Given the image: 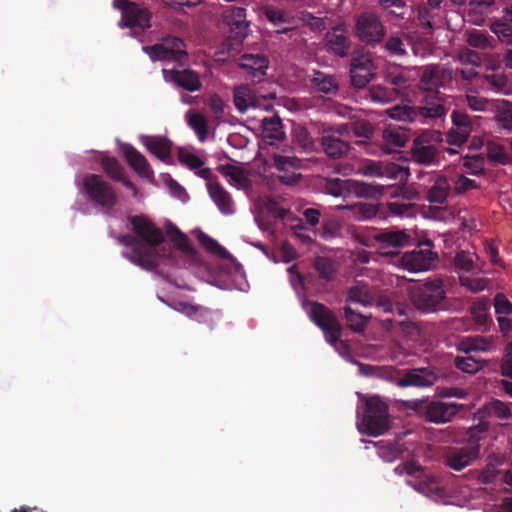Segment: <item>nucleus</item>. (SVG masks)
<instances>
[{
  "label": "nucleus",
  "instance_id": "obj_1",
  "mask_svg": "<svg viewBox=\"0 0 512 512\" xmlns=\"http://www.w3.org/2000/svg\"><path fill=\"white\" fill-rule=\"evenodd\" d=\"M411 303L425 313H434L445 308L446 286L440 278H430L409 289Z\"/></svg>",
  "mask_w": 512,
  "mask_h": 512
},
{
  "label": "nucleus",
  "instance_id": "obj_2",
  "mask_svg": "<svg viewBox=\"0 0 512 512\" xmlns=\"http://www.w3.org/2000/svg\"><path fill=\"white\" fill-rule=\"evenodd\" d=\"M310 320L317 325L324 333L326 341L334 347L340 344L346 348V344L340 340L342 335V326L336 315L324 304L308 301L304 303Z\"/></svg>",
  "mask_w": 512,
  "mask_h": 512
},
{
  "label": "nucleus",
  "instance_id": "obj_3",
  "mask_svg": "<svg viewBox=\"0 0 512 512\" xmlns=\"http://www.w3.org/2000/svg\"><path fill=\"white\" fill-rule=\"evenodd\" d=\"M82 190L93 204L103 209H112L118 203L114 187L101 175H86L83 178Z\"/></svg>",
  "mask_w": 512,
  "mask_h": 512
},
{
  "label": "nucleus",
  "instance_id": "obj_4",
  "mask_svg": "<svg viewBox=\"0 0 512 512\" xmlns=\"http://www.w3.org/2000/svg\"><path fill=\"white\" fill-rule=\"evenodd\" d=\"M355 37L368 47H376L386 36V27L373 12H362L355 16L353 29Z\"/></svg>",
  "mask_w": 512,
  "mask_h": 512
},
{
  "label": "nucleus",
  "instance_id": "obj_5",
  "mask_svg": "<svg viewBox=\"0 0 512 512\" xmlns=\"http://www.w3.org/2000/svg\"><path fill=\"white\" fill-rule=\"evenodd\" d=\"M361 423L366 434L370 436L383 434L390 426L388 405L378 396L368 398L365 402Z\"/></svg>",
  "mask_w": 512,
  "mask_h": 512
},
{
  "label": "nucleus",
  "instance_id": "obj_6",
  "mask_svg": "<svg viewBox=\"0 0 512 512\" xmlns=\"http://www.w3.org/2000/svg\"><path fill=\"white\" fill-rule=\"evenodd\" d=\"M120 244L131 248L129 252H122V256L134 265L145 270H153L159 265V254L156 250L145 245L136 236L123 234L118 237Z\"/></svg>",
  "mask_w": 512,
  "mask_h": 512
},
{
  "label": "nucleus",
  "instance_id": "obj_7",
  "mask_svg": "<svg viewBox=\"0 0 512 512\" xmlns=\"http://www.w3.org/2000/svg\"><path fill=\"white\" fill-rule=\"evenodd\" d=\"M327 194L334 197L346 198L351 194L358 197H373L382 192V188L359 182L352 179H341L338 177L327 178L324 184Z\"/></svg>",
  "mask_w": 512,
  "mask_h": 512
},
{
  "label": "nucleus",
  "instance_id": "obj_8",
  "mask_svg": "<svg viewBox=\"0 0 512 512\" xmlns=\"http://www.w3.org/2000/svg\"><path fill=\"white\" fill-rule=\"evenodd\" d=\"M403 470L411 477L410 480H407L408 485L419 493L431 498L443 496L444 490L438 478L428 474L422 467L414 463H405Z\"/></svg>",
  "mask_w": 512,
  "mask_h": 512
},
{
  "label": "nucleus",
  "instance_id": "obj_9",
  "mask_svg": "<svg viewBox=\"0 0 512 512\" xmlns=\"http://www.w3.org/2000/svg\"><path fill=\"white\" fill-rule=\"evenodd\" d=\"M438 262V254L433 251L430 240L419 243L412 251H407L401 258L404 269L410 272H421L432 269Z\"/></svg>",
  "mask_w": 512,
  "mask_h": 512
},
{
  "label": "nucleus",
  "instance_id": "obj_10",
  "mask_svg": "<svg viewBox=\"0 0 512 512\" xmlns=\"http://www.w3.org/2000/svg\"><path fill=\"white\" fill-rule=\"evenodd\" d=\"M113 7L121 11L120 27L139 28L141 30L150 28L152 14L147 8L129 0H114Z\"/></svg>",
  "mask_w": 512,
  "mask_h": 512
},
{
  "label": "nucleus",
  "instance_id": "obj_11",
  "mask_svg": "<svg viewBox=\"0 0 512 512\" xmlns=\"http://www.w3.org/2000/svg\"><path fill=\"white\" fill-rule=\"evenodd\" d=\"M142 50L149 55L152 61L178 60L187 55L184 41L171 35L164 37L161 43L143 46Z\"/></svg>",
  "mask_w": 512,
  "mask_h": 512
},
{
  "label": "nucleus",
  "instance_id": "obj_12",
  "mask_svg": "<svg viewBox=\"0 0 512 512\" xmlns=\"http://www.w3.org/2000/svg\"><path fill=\"white\" fill-rule=\"evenodd\" d=\"M347 133L348 127L346 124H340L337 126L329 125L323 128L321 145L323 151L328 157L339 159L349 152V143L340 138Z\"/></svg>",
  "mask_w": 512,
  "mask_h": 512
},
{
  "label": "nucleus",
  "instance_id": "obj_13",
  "mask_svg": "<svg viewBox=\"0 0 512 512\" xmlns=\"http://www.w3.org/2000/svg\"><path fill=\"white\" fill-rule=\"evenodd\" d=\"M410 237L403 231L373 230L362 243L375 246L386 254H394L390 249H399L408 244Z\"/></svg>",
  "mask_w": 512,
  "mask_h": 512
},
{
  "label": "nucleus",
  "instance_id": "obj_14",
  "mask_svg": "<svg viewBox=\"0 0 512 512\" xmlns=\"http://www.w3.org/2000/svg\"><path fill=\"white\" fill-rule=\"evenodd\" d=\"M376 66L367 53L354 55L350 62V82L354 88L364 89L373 80Z\"/></svg>",
  "mask_w": 512,
  "mask_h": 512
},
{
  "label": "nucleus",
  "instance_id": "obj_15",
  "mask_svg": "<svg viewBox=\"0 0 512 512\" xmlns=\"http://www.w3.org/2000/svg\"><path fill=\"white\" fill-rule=\"evenodd\" d=\"M480 456V446L476 442H469L465 446L450 447L443 456V462L450 469L461 471Z\"/></svg>",
  "mask_w": 512,
  "mask_h": 512
},
{
  "label": "nucleus",
  "instance_id": "obj_16",
  "mask_svg": "<svg viewBox=\"0 0 512 512\" xmlns=\"http://www.w3.org/2000/svg\"><path fill=\"white\" fill-rule=\"evenodd\" d=\"M440 378V371L434 366L413 368L404 372L397 378L396 384L399 387H430Z\"/></svg>",
  "mask_w": 512,
  "mask_h": 512
},
{
  "label": "nucleus",
  "instance_id": "obj_17",
  "mask_svg": "<svg viewBox=\"0 0 512 512\" xmlns=\"http://www.w3.org/2000/svg\"><path fill=\"white\" fill-rule=\"evenodd\" d=\"M452 127L446 134V141L449 145L462 146L467 142L473 123L470 116L463 110H454L451 114Z\"/></svg>",
  "mask_w": 512,
  "mask_h": 512
},
{
  "label": "nucleus",
  "instance_id": "obj_18",
  "mask_svg": "<svg viewBox=\"0 0 512 512\" xmlns=\"http://www.w3.org/2000/svg\"><path fill=\"white\" fill-rule=\"evenodd\" d=\"M453 79V71L439 64L427 65L423 68L420 86L427 92L439 91L438 89L444 87Z\"/></svg>",
  "mask_w": 512,
  "mask_h": 512
},
{
  "label": "nucleus",
  "instance_id": "obj_19",
  "mask_svg": "<svg viewBox=\"0 0 512 512\" xmlns=\"http://www.w3.org/2000/svg\"><path fill=\"white\" fill-rule=\"evenodd\" d=\"M129 221L133 231L148 247L156 250V247L164 241V235L161 229L156 227L155 224L144 215L131 216Z\"/></svg>",
  "mask_w": 512,
  "mask_h": 512
},
{
  "label": "nucleus",
  "instance_id": "obj_20",
  "mask_svg": "<svg viewBox=\"0 0 512 512\" xmlns=\"http://www.w3.org/2000/svg\"><path fill=\"white\" fill-rule=\"evenodd\" d=\"M462 408L463 404L456 402L433 400L425 406V419L435 424L450 422Z\"/></svg>",
  "mask_w": 512,
  "mask_h": 512
},
{
  "label": "nucleus",
  "instance_id": "obj_21",
  "mask_svg": "<svg viewBox=\"0 0 512 512\" xmlns=\"http://www.w3.org/2000/svg\"><path fill=\"white\" fill-rule=\"evenodd\" d=\"M164 79L189 92L199 91L202 87L199 74L190 68H172L162 70Z\"/></svg>",
  "mask_w": 512,
  "mask_h": 512
},
{
  "label": "nucleus",
  "instance_id": "obj_22",
  "mask_svg": "<svg viewBox=\"0 0 512 512\" xmlns=\"http://www.w3.org/2000/svg\"><path fill=\"white\" fill-rule=\"evenodd\" d=\"M224 22L229 26L231 37L237 45L248 34L249 23L246 20V9L243 7L230 6L223 12Z\"/></svg>",
  "mask_w": 512,
  "mask_h": 512
},
{
  "label": "nucleus",
  "instance_id": "obj_23",
  "mask_svg": "<svg viewBox=\"0 0 512 512\" xmlns=\"http://www.w3.org/2000/svg\"><path fill=\"white\" fill-rule=\"evenodd\" d=\"M326 48L338 57L344 58L349 54L351 40L347 35L345 24L332 27L325 35Z\"/></svg>",
  "mask_w": 512,
  "mask_h": 512
},
{
  "label": "nucleus",
  "instance_id": "obj_24",
  "mask_svg": "<svg viewBox=\"0 0 512 512\" xmlns=\"http://www.w3.org/2000/svg\"><path fill=\"white\" fill-rule=\"evenodd\" d=\"M238 66L255 82H260L266 75L269 59L263 54H244L239 58Z\"/></svg>",
  "mask_w": 512,
  "mask_h": 512
},
{
  "label": "nucleus",
  "instance_id": "obj_25",
  "mask_svg": "<svg viewBox=\"0 0 512 512\" xmlns=\"http://www.w3.org/2000/svg\"><path fill=\"white\" fill-rule=\"evenodd\" d=\"M447 111L445 96L439 91L427 92L419 107V114L429 119L441 118Z\"/></svg>",
  "mask_w": 512,
  "mask_h": 512
},
{
  "label": "nucleus",
  "instance_id": "obj_26",
  "mask_svg": "<svg viewBox=\"0 0 512 512\" xmlns=\"http://www.w3.org/2000/svg\"><path fill=\"white\" fill-rule=\"evenodd\" d=\"M378 287L363 281H355L347 292L346 302L357 303L364 307L374 305Z\"/></svg>",
  "mask_w": 512,
  "mask_h": 512
},
{
  "label": "nucleus",
  "instance_id": "obj_27",
  "mask_svg": "<svg viewBox=\"0 0 512 512\" xmlns=\"http://www.w3.org/2000/svg\"><path fill=\"white\" fill-rule=\"evenodd\" d=\"M308 81L311 88L317 93L326 95H336L339 90L337 77L320 70H313L308 75Z\"/></svg>",
  "mask_w": 512,
  "mask_h": 512
},
{
  "label": "nucleus",
  "instance_id": "obj_28",
  "mask_svg": "<svg viewBox=\"0 0 512 512\" xmlns=\"http://www.w3.org/2000/svg\"><path fill=\"white\" fill-rule=\"evenodd\" d=\"M233 102L240 113H245L249 108H259L261 106V99L248 85L235 87Z\"/></svg>",
  "mask_w": 512,
  "mask_h": 512
},
{
  "label": "nucleus",
  "instance_id": "obj_29",
  "mask_svg": "<svg viewBox=\"0 0 512 512\" xmlns=\"http://www.w3.org/2000/svg\"><path fill=\"white\" fill-rule=\"evenodd\" d=\"M207 190L211 199L222 214L231 215L234 213L232 197L220 183H207Z\"/></svg>",
  "mask_w": 512,
  "mask_h": 512
},
{
  "label": "nucleus",
  "instance_id": "obj_30",
  "mask_svg": "<svg viewBox=\"0 0 512 512\" xmlns=\"http://www.w3.org/2000/svg\"><path fill=\"white\" fill-rule=\"evenodd\" d=\"M490 30L502 43L512 45V5L504 8L503 16L490 25Z\"/></svg>",
  "mask_w": 512,
  "mask_h": 512
},
{
  "label": "nucleus",
  "instance_id": "obj_31",
  "mask_svg": "<svg viewBox=\"0 0 512 512\" xmlns=\"http://www.w3.org/2000/svg\"><path fill=\"white\" fill-rule=\"evenodd\" d=\"M124 156L132 169L142 178H150L153 176V171L145 158L136 148L132 145L124 147Z\"/></svg>",
  "mask_w": 512,
  "mask_h": 512
},
{
  "label": "nucleus",
  "instance_id": "obj_32",
  "mask_svg": "<svg viewBox=\"0 0 512 512\" xmlns=\"http://www.w3.org/2000/svg\"><path fill=\"white\" fill-rule=\"evenodd\" d=\"M144 145L151 154L161 161L169 163L172 147L170 140L162 136H146L144 138Z\"/></svg>",
  "mask_w": 512,
  "mask_h": 512
},
{
  "label": "nucleus",
  "instance_id": "obj_33",
  "mask_svg": "<svg viewBox=\"0 0 512 512\" xmlns=\"http://www.w3.org/2000/svg\"><path fill=\"white\" fill-rule=\"evenodd\" d=\"M438 146L426 145L424 143L413 140L411 147V155L415 162L422 165H432L439 158Z\"/></svg>",
  "mask_w": 512,
  "mask_h": 512
},
{
  "label": "nucleus",
  "instance_id": "obj_34",
  "mask_svg": "<svg viewBox=\"0 0 512 512\" xmlns=\"http://www.w3.org/2000/svg\"><path fill=\"white\" fill-rule=\"evenodd\" d=\"M217 171L227 178L230 185L240 188H248L251 185L243 168L232 164H222L217 167Z\"/></svg>",
  "mask_w": 512,
  "mask_h": 512
},
{
  "label": "nucleus",
  "instance_id": "obj_35",
  "mask_svg": "<svg viewBox=\"0 0 512 512\" xmlns=\"http://www.w3.org/2000/svg\"><path fill=\"white\" fill-rule=\"evenodd\" d=\"M387 87L396 99L407 96L410 83L409 77L403 72H388L385 75Z\"/></svg>",
  "mask_w": 512,
  "mask_h": 512
},
{
  "label": "nucleus",
  "instance_id": "obj_36",
  "mask_svg": "<svg viewBox=\"0 0 512 512\" xmlns=\"http://www.w3.org/2000/svg\"><path fill=\"white\" fill-rule=\"evenodd\" d=\"M344 208L351 210L353 216L358 221L369 220L373 217L382 218L384 216V208L379 204L358 203L354 205H347Z\"/></svg>",
  "mask_w": 512,
  "mask_h": 512
},
{
  "label": "nucleus",
  "instance_id": "obj_37",
  "mask_svg": "<svg viewBox=\"0 0 512 512\" xmlns=\"http://www.w3.org/2000/svg\"><path fill=\"white\" fill-rule=\"evenodd\" d=\"M450 192V184L448 179L440 175L438 176L428 191L427 199L430 203L444 204Z\"/></svg>",
  "mask_w": 512,
  "mask_h": 512
},
{
  "label": "nucleus",
  "instance_id": "obj_38",
  "mask_svg": "<svg viewBox=\"0 0 512 512\" xmlns=\"http://www.w3.org/2000/svg\"><path fill=\"white\" fill-rule=\"evenodd\" d=\"M263 137L267 140L282 141L285 138L282 121L279 116L265 117L262 120Z\"/></svg>",
  "mask_w": 512,
  "mask_h": 512
},
{
  "label": "nucleus",
  "instance_id": "obj_39",
  "mask_svg": "<svg viewBox=\"0 0 512 512\" xmlns=\"http://www.w3.org/2000/svg\"><path fill=\"white\" fill-rule=\"evenodd\" d=\"M374 445L377 448V454L385 462L395 461L402 455V453L404 451L403 444H401L397 441L381 440V441L375 442Z\"/></svg>",
  "mask_w": 512,
  "mask_h": 512
},
{
  "label": "nucleus",
  "instance_id": "obj_40",
  "mask_svg": "<svg viewBox=\"0 0 512 512\" xmlns=\"http://www.w3.org/2000/svg\"><path fill=\"white\" fill-rule=\"evenodd\" d=\"M166 233L169 239L186 254L194 253V248L190 243L189 238L184 234L176 225L172 222H168L165 225Z\"/></svg>",
  "mask_w": 512,
  "mask_h": 512
},
{
  "label": "nucleus",
  "instance_id": "obj_41",
  "mask_svg": "<svg viewBox=\"0 0 512 512\" xmlns=\"http://www.w3.org/2000/svg\"><path fill=\"white\" fill-rule=\"evenodd\" d=\"M489 308L490 302L485 297L479 298L471 305V315L475 323L478 326L483 327L484 330H486L487 327L491 324V319L488 315Z\"/></svg>",
  "mask_w": 512,
  "mask_h": 512
},
{
  "label": "nucleus",
  "instance_id": "obj_42",
  "mask_svg": "<svg viewBox=\"0 0 512 512\" xmlns=\"http://www.w3.org/2000/svg\"><path fill=\"white\" fill-rule=\"evenodd\" d=\"M264 14H265L266 18L268 19V21L271 22L275 27H280L283 24L289 23L290 19H291L289 14L285 10L275 8V7H267L264 11ZM290 31H292V28L283 27V28H277L275 30V33H277V34L285 33L286 34Z\"/></svg>",
  "mask_w": 512,
  "mask_h": 512
},
{
  "label": "nucleus",
  "instance_id": "obj_43",
  "mask_svg": "<svg viewBox=\"0 0 512 512\" xmlns=\"http://www.w3.org/2000/svg\"><path fill=\"white\" fill-rule=\"evenodd\" d=\"M313 267L321 279L332 281L337 273V264L329 257L317 256Z\"/></svg>",
  "mask_w": 512,
  "mask_h": 512
},
{
  "label": "nucleus",
  "instance_id": "obj_44",
  "mask_svg": "<svg viewBox=\"0 0 512 512\" xmlns=\"http://www.w3.org/2000/svg\"><path fill=\"white\" fill-rule=\"evenodd\" d=\"M365 97L376 104H387L397 100L391 93L389 87L383 85H372L365 91Z\"/></svg>",
  "mask_w": 512,
  "mask_h": 512
},
{
  "label": "nucleus",
  "instance_id": "obj_45",
  "mask_svg": "<svg viewBox=\"0 0 512 512\" xmlns=\"http://www.w3.org/2000/svg\"><path fill=\"white\" fill-rule=\"evenodd\" d=\"M492 348V342L482 336H469L464 338L460 343V350L465 353L472 351H490Z\"/></svg>",
  "mask_w": 512,
  "mask_h": 512
},
{
  "label": "nucleus",
  "instance_id": "obj_46",
  "mask_svg": "<svg viewBox=\"0 0 512 512\" xmlns=\"http://www.w3.org/2000/svg\"><path fill=\"white\" fill-rule=\"evenodd\" d=\"M106 175L113 181L121 182L126 177V170L114 157H104L101 161Z\"/></svg>",
  "mask_w": 512,
  "mask_h": 512
},
{
  "label": "nucleus",
  "instance_id": "obj_47",
  "mask_svg": "<svg viewBox=\"0 0 512 512\" xmlns=\"http://www.w3.org/2000/svg\"><path fill=\"white\" fill-rule=\"evenodd\" d=\"M459 281L462 287L466 288L472 293H478L485 290L490 283L488 278L476 276L474 273L471 275L460 274Z\"/></svg>",
  "mask_w": 512,
  "mask_h": 512
},
{
  "label": "nucleus",
  "instance_id": "obj_48",
  "mask_svg": "<svg viewBox=\"0 0 512 512\" xmlns=\"http://www.w3.org/2000/svg\"><path fill=\"white\" fill-rule=\"evenodd\" d=\"M383 137L389 151L404 147L408 140L406 133L403 132L400 127H389L385 129Z\"/></svg>",
  "mask_w": 512,
  "mask_h": 512
},
{
  "label": "nucleus",
  "instance_id": "obj_49",
  "mask_svg": "<svg viewBox=\"0 0 512 512\" xmlns=\"http://www.w3.org/2000/svg\"><path fill=\"white\" fill-rule=\"evenodd\" d=\"M477 259L478 257L475 253L461 250L454 257V265L457 270L463 272L462 274L473 272L475 268L480 269L475 263Z\"/></svg>",
  "mask_w": 512,
  "mask_h": 512
},
{
  "label": "nucleus",
  "instance_id": "obj_50",
  "mask_svg": "<svg viewBox=\"0 0 512 512\" xmlns=\"http://www.w3.org/2000/svg\"><path fill=\"white\" fill-rule=\"evenodd\" d=\"M485 360L475 359L472 356L461 357L457 356L454 359V365L457 369L464 373L475 374L484 368Z\"/></svg>",
  "mask_w": 512,
  "mask_h": 512
},
{
  "label": "nucleus",
  "instance_id": "obj_51",
  "mask_svg": "<svg viewBox=\"0 0 512 512\" xmlns=\"http://www.w3.org/2000/svg\"><path fill=\"white\" fill-rule=\"evenodd\" d=\"M343 310L348 328L354 332H361L367 325L368 319L363 314L354 311L349 305L344 306Z\"/></svg>",
  "mask_w": 512,
  "mask_h": 512
},
{
  "label": "nucleus",
  "instance_id": "obj_52",
  "mask_svg": "<svg viewBox=\"0 0 512 512\" xmlns=\"http://www.w3.org/2000/svg\"><path fill=\"white\" fill-rule=\"evenodd\" d=\"M484 411L490 417H495L499 420H507L511 417V410L509 406L498 399H494L484 406Z\"/></svg>",
  "mask_w": 512,
  "mask_h": 512
},
{
  "label": "nucleus",
  "instance_id": "obj_53",
  "mask_svg": "<svg viewBox=\"0 0 512 512\" xmlns=\"http://www.w3.org/2000/svg\"><path fill=\"white\" fill-rule=\"evenodd\" d=\"M495 120L508 131H512V103L503 100L496 106Z\"/></svg>",
  "mask_w": 512,
  "mask_h": 512
},
{
  "label": "nucleus",
  "instance_id": "obj_54",
  "mask_svg": "<svg viewBox=\"0 0 512 512\" xmlns=\"http://www.w3.org/2000/svg\"><path fill=\"white\" fill-rule=\"evenodd\" d=\"M189 126L196 132L198 139L205 141L208 133V123L204 115L200 113H192L188 117Z\"/></svg>",
  "mask_w": 512,
  "mask_h": 512
},
{
  "label": "nucleus",
  "instance_id": "obj_55",
  "mask_svg": "<svg viewBox=\"0 0 512 512\" xmlns=\"http://www.w3.org/2000/svg\"><path fill=\"white\" fill-rule=\"evenodd\" d=\"M410 176L409 169L396 163L383 165V177L406 182Z\"/></svg>",
  "mask_w": 512,
  "mask_h": 512
},
{
  "label": "nucleus",
  "instance_id": "obj_56",
  "mask_svg": "<svg viewBox=\"0 0 512 512\" xmlns=\"http://www.w3.org/2000/svg\"><path fill=\"white\" fill-rule=\"evenodd\" d=\"M199 242L206 248L210 253L217 255L222 258H228L229 252L222 247L215 239L211 238L209 235L200 232L198 236Z\"/></svg>",
  "mask_w": 512,
  "mask_h": 512
},
{
  "label": "nucleus",
  "instance_id": "obj_57",
  "mask_svg": "<svg viewBox=\"0 0 512 512\" xmlns=\"http://www.w3.org/2000/svg\"><path fill=\"white\" fill-rule=\"evenodd\" d=\"M487 157L490 161L502 165H506L511 162V158L505 151L504 147L497 143H488Z\"/></svg>",
  "mask_w": 512,
  "mask_h": 512
},
{
  "label": "nucleus",
  "instance_id": "obj_58",
  "mask_svg": "<svg viewBox=\"0 0 512 512\" xmlns=\"http://www.w3.org/2000/svg\"><path fill=\"white\" fill-rule=\"evenodd\" d=\"M389 116L403 122H413L417 117L416 111L408 106H395L389 110Z\"/></svg>",
  "mask_w": 512,
  "mask_h": 512
},
{
  "label": "nucleus",
  "instance_id": "obj_59",
  "mask_svg": "<svg viewBox=\"0 0 512 512\" xmlns=\"http://www.w3.org/2000/svg\"><path fill=\"white\" fill-rule=\"evenodd\" d=\"M178 160L182 165L186 166L190 170L201 168L204 164L203 160L196 154L182 148L179 149Z\"/></svg>",
  "mask_w": 512,
  "mask_h": 512
},
{
  "label": "nucleus",
  "instance_id": "obj_60",
  "mask_svg": "<svg viewBox=\"0 0 512 512\" xmlns=\"http://www.w3.org/2000/svg\"><path fill=\"white\" fill-rule=\"evenodd\" d=\"M494 309L498 316H508L512 314V303L503 293H497L494 297Z\"/></svg>",
  "mask_w": 512,
  "mask_h": 512
},
{
  "label": "nucleus",
  "instance_id": "obj_61",
  "mask_svg": "<svg viewBox=\"0 0 512 512\" xmlns=\"http://www.w3.org/2000/svg\"><path fill=\"white\" fill-rule=\"evenodd\" d=\"M467 43L469 46L477 49H486L490 46L487 34L478 30H474L468 34Z\"/></svg>",
  "mask_w": 512,
  "mask_h": 512
},
{
  "label": "nucleus",
  "instance_id": "obj_62",
  "mask_svg": "<svg viewBox=\"0 0 512 512\" xmlns=\"http://www.w3.org/2000/svg\"><path fill=\"white\" fill-rule=\"evenodd\" d=\"M385 49L394 56L402 57L407 54L403 40L398 36H391L385 42Z\"/></svg>",
  "mask_w": 512,
  "mask_h": 512
},
{
  "label": "nucleus",
  "instance_id": "obj_63",
  "mask_svg": "<svg viewBox=\"0 0 512 512\" xmlns=\"http://www.w3.org/2000/svg\"><path fill=\"white\" fill-rule=\"evenodd\" d=\"M463 166L470 170L473 175H481L484 172V158L480 154L467 156Z\"/></svg>",
  "mask_w": 512,
  "mask_h": 512
},
{
  "label": "nucleus",
  "instance_id": "obj_64",
  "mask_svg": "<svg viewBox=\"0 0 512 512\" xmlns=\"http://www.w3.org/2000/svg\"><path fill=\"white\" fill-rule=\"evenodd\" d=\"M500 371L503 376L512 379V341L505 346Z\"/></svg>",
  "mask_w": 512,
  "mask_h": 512
}]
</instances>
